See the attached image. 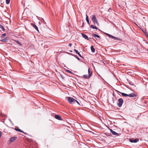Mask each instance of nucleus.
<instances>
[{
	"instance_id": "obj_1",
	"label": "nucleus",
	"mask_w": 148,
	"mask_h": 148,
	"mask_svg": "<svg viewBox=\"0 0 148 148\" xmlns=\"http://www.w3.org/2000/svg\"><path fill=\"white\" fill-rule=\"evenodd\" d=\"M119 92L124 97L128 96L130 97H135L137 96V95L134 93H131L129 94H127L123 92Z\"/></svg>"
},
{
	"instance_id": "obj_2",
	"label": "nucleus",
	"mask_w": 148,
	"mask_h": 148,
	"mask_svg": "<svg viewBox=\"0 0 148 148\" xmlns=\"http://www.w3.org/2000/svg\"><path fill=\"white\" fill-rule=\"evenodd\" d=\"M67 100L68 102L70 104L75 103L76 101L75 99L71 97H68Z\"/></svg>"
},
{
	"instance_id": "obj_3",
	"label": "nucleus",
	"mask_w": 148,
	"mask_h": 148,
	"mask_svg": "<svg viewBox=\"0 0 148 148\" xmlns=\"http://www.w3.org/2000/svg\"><path fill=\"white\" fill-rule=\"evenodd\" d=\"M92 20L95 24H96L97 25H99V23L98 22L97 19L95 15H92Z\"/></svg>"
},
{
	"instance_id": "obj_4",
	"label": "nucleus",
	"mask_w": 148,
	"mask_h": 148,
	"mask_svg": "<svg viewBox=\"0 0 148 148\" xmlns=\"http://www.w3.org/2000/svg\"><path fill=\"white\" fill-rule=\"evenodd\" d=\"M119 102L117 103V105L119 107H121L123 103V100L122 98H120L118 99Z\"/></svg>"
},
{
	"instance_id": "obj_5",
	"label": "nucleus",
	"mask_w": 148,
	"mask_h": 148,
	"mask_svg": "<svg viewBox=\"0 0 148 148\" xmlns=\"http://www.w3.org/2000/svg\"><path fill=\"white\" fill-rule=\"evenodd\" d=\"M17 138L16 137H13L10 138L8 142H9V144L14 141Z\"/></svg>"
},
{
	"instance_id": "obj_6",
	"label": "nucleus",
	"mask_w": 148,
	"mask_h": 148,
	"mask_svg": "<svg viewBox=\"0 0 148 148\" xmlns=\"http://www.w3.org/2000/svg\"><path fill=\"white\" fill-rule=\"evenodd\" d=\"M108 36L110 38H114V39L116 40H120V41H122V40L121 39H119V38H117L116 37H115L113 36H112V35H110V34H108Z\"/></svg>"
},
{
	"instance_id": "obj_7",
	"label": "nucleus",
	"mask_w": 148,
	"mask_h": 148,
	"mask_svg": "<svg viewBox=\"0 0 148 148\" xmlns=\"http://www.w3.org/2000/svg\"><path fill=\"white\" fill-rule=\"evenodd\" d=\"M108 36L110 38H114V39L116 40H120V41H122V40L121 39H119V38H117L116 37H115L113 36H112V35H110V34H108Z\"/></svg>"
},
{
	"instance_id": "obj_8",
	"label": "nucleus",
	"mask_w": 148,
	"mask_h": 148,
	"mask_svg": "<svg viewBox=\"0 0 148 148\" xmlns=\"http://www.w3.org/2000/svg\"><path fill=\"white\" fill-rule=\"evenodd\" d=\"M111 133L114 135H116L117 136H119V134L113 130L112 129H110Z\"/></svg>"
},
{
	"instance_id": "obj_9",
	"label": "nucleus",
	"mask_w": 148,
	"mask_h": 148,
	"mask_svg": "<svg viewBox=\"0 0 148 148\" xmlns=\"http://www.w3.org/2000/svg\"><path fill=\"white\" fill-rule=\"evenodd\" d=\"M55 118L59 120H62V119L60 116L58 115H56L55 116Z\"/></svg>"
},
{
	"instance_id": "obj_10",
	"label": "nucleus",
	"mask_w": 148,
	"mask_h": 148,
	"mask_svg": "<svg viewBox=\"0 0 148 148\" xmlns=\"http://www.w3.org/2000/svg\"><path fill=\"white\" fill-rule=\"evenodd\" d=\"M8 37H6L2 40H0V41L2 42H7L8 41Z\"/></svg>"
},
{
	"instance_id": "obj_11",
	"label": "nucleus",
	"mask_w": 148,
	"mask_h": 148,
	"mask_svg": "<svg viewBox=\"0 0 148 148\" xmlns=\"http://www.w3.org/2000/svg\"><path fill=\"white\" fill-rule=\"evenodd\" d=\"M130 140L131 143H136L139 141V139L138 138H136L134 140L130 139Z\"/></svg>"
},
{
	"instance_id": "obj_12",
	"label": "nucleus",
	"mask_w": 148,
	"mask_h": 148,
	"mask_svg": "<svg viewBox=\"0 0 148 148\" xmlns=\"http://www.w3.org/2000/svg\"><path fill=\"white\" fill-rule=\"evenodd\" d=\"M74 51L77 54L78 56L80 57L81 58H83V57H82V56L80 54V53L76 49H74Z\"/></svg>"
},
{
	"instance_id": "obj_13",
	"label": "nucleus",
	"mask_w": 148,
	"mask_h": 148,
	"mask_svg": "<svg viewBox=\"0 0 148 148\" xmlns=\"http://www.w3.org/2000/svg\"><path fill=\"white\" fill-rule=\"evenodd\" d=\"M81 34L83 38H84L86 39L87 40H89V39H88V36L86 35L83 33Z\"/></svg>"
},
{
	"instance_id": "obj_14",
	"label": "nucleus",
	"mask_w": 148,
	"mask_h": 148,
	"mask_svg": "<svg viewBox=\"0 0 148 148\" xmlns=\"http://www.w3.org/2000/svg\"><path fill=\"white\" fill-rule=\"evenodd\" d=\"M32 25V26L34 28L38 31V27L37 26L34 24H33L32 23H31Z\"/></svg>"
},
{
	"instance_id": "obj_15",
	"label": "nucleus",
	"mask_w": 148,
	"mask_h": 148,
	"mask_svg": "<svg viewBox=\"0 0 148 148\" xmlns=\"http://www.w3.org/2000/svg\"><path fill=\"white\" fill-rule=\"evenodd\" d=\"M38 19L40 21H42L43 23L44 24H45L46 23V22L44 21L43 18H40V17H38Z\"/></svg>"
},
{
	"instance_id": "obj_16",
	"label": "nucleus",
	"mask_w": 148,
	"mask_h": 148,
	"mask_svg": "<svg viewBox=\"0 0 148 148\" xmlns=\"http://www.w3.org/2000/svg\"><path fill=\"white\" fill-rule=\"evenodd\" d=\"M88 73L89 74L88 77H90L92 74V72L90 71L89 68L88 69Z\"/></svg>"
},
{
	"instance_id": "obj_17",
	"label": "nucleus",
	"mask_w": 148,
	"mask_h": 148,
	"mask_svg": "<svg viewBox=\"0 0 148 148\" xmlns=\"http://www.w3.org/2000/svg\"><path fill=\"white\" fill-rule=\"evenodd\" d=\"M15 130H16V131H18L19 132H22V133H23L25 134V133L22 130H21L20 129L18 128H15Z\"/></svg>"
},
{
	"instance_id": "obj_18",
	"label": "nucleus",
	"mask_w": 148,
	"mask_h": 148,
	"mask_svg": "<svg viewBox=\"0 0 148 148\" xmlns=\"http://www.w3.org/2000/svg\"><path fill=\"white\" fill-rule=\"evenodd\" d=\"M86 21L87 23L89 25H90L89 21V20H88V15H86Z\"/></svg>"
},
{
	"instance_id": "obj_19",
	"label": "nucleus",
	"mask_w": 148,
	"mask_h": 148,
	"mask_svg": "<svg viewBox=\"0 0 148 148\" xmlns=\"http://www.w3.org/2000/svg\"><path fill=\"white\" fill-rule=\"evenodd\" d=\"M90 27L96 29H99L96 27H94L93 25H91L90 26Z\"/></svg>"
},
{
	"instance_id": "obj_20",
	"label": "nucleus",
	"mask_w": 148,
	"mask_h": 148,
	"mask_svg": "<svg viewBox=\"0 0 148 148\" xmlns=\"http://www.w3.org/2000/svg\"><path fill=\"white\" fill-rule=\"evenodd\" d=\"M90 49L92 51V52H95V49L94 48V47L93 46H91Z\"/></svg>"
},
{
	"instance_id": "obj_21",
	"label": "nucleus",
	"mask_w": 148,
	"mask_h": 148,
	"mask_svg": "<svg viewBox=\"0 0 148 148\" xmlns=\"http://www.w3.org/2000/svg\"><path fill=\"white\" fill-rule=\"evenodd\" d=\"M83 77L84 79H89L90 77H88V76L87 75H85L83 76Z\"/></svg>"
},
{
	"instance_id": "obj_22",
	"label": "nucleus",
	"mask_w": 148,
	"mask_h": 148,
	"mask_svg": "<svg viewBox=\"0 0 148 148\" xmlns=\"http://www.w3.org/2000/svg\"><path fill=\"white\" fill-rule=\"evenodd\" d=\"M92 35L93 36L95 37H97L98 38H100V37L99 35L96 34H93Z\"/></svg>"
},
{
	"instance_id": "obj_23",
	"label": "nucleus",
	"mask_w": 148,
	"mask_h": 148,
	"mask_svg": "<svg viewBox=\"0 0 148 148\" xmlns=\"http://www.w3.org/2000/svg\"><path fill=\"white\" fill-rule=\"evenodd\" d=\"M0 28H1L3 31H5V29L4 28V27L3 26L1 25H0Z\"/></svg>"
},
{
	"instance_id": "obj_24",
	"label": "nucleus",
	"mask_w": 148,
	"mask_h": 148,
	"mask_svg": "<svg viewBox=\"0 0 148 148\" xmlns=\"http://www.w3.org/2000/svg\"><path fill=\"white\" fill-rule=\"evenodd\" d=\"M112 103L114 104V102H115V101H116L117 100V99L116 98V97H115V99H114L113 97H112Z\"/></svg>"
},
{
	"instance_id": "obj_25",
	"label": "nucleus",
	"mask_w": 148,
	"mask_h": 148,
	"mask_svg": "<svg viewBox=\"0 0 148 148\" xmlns=\"http://www.w3.org/2000/svg\"><path fill=\"white\" fill-rule=\"evenodd\" d=\"M6 36V34L5 33H4L2 34L1 36V38H4Z\"/></svg>"
},
{
	"instance_id": "obj_26",
	"label": "nucleus",
	"mask_w": 148,
	"mask_h": 148,
	"mask_svg": "<svg viewBox=\"0 0 148 148\" xmlns=\"http://www.w3.org/2000/svg\"><path fill=\"white\" fill-rule=\"evenodd\" d=\"M15 41L16 42V43H17V44H18L19 45H21V42L19 41H18V40H16Z\"/></svg>"
},
{
	"instance_id": "obj_27",
	"label": "nucleus",
	"mask_w": 148,
	"mask_h": 148,
	"mask_svg": "<svg viewBox=\"0 0 148 148\" xmlns=\"http://www.w3.org/2000/svg\"><path fill=\"white\" fill-rule=\"evenodd\" d=\"M74 57H75V58H76L78 60H79L80 59L78 57V56L76 55H73Z\"/></svg>"
},
{
	"instance_id": "obj_28",
	"label": "nucleus",
	"mask_w": 148,
	"mask_h": 148,
	"mask_svg": "<svg viewBox=\"0 0 148 148\" xmlns=\"http://www.w3.org/2000/svg\"><path fill=\"white\" fill-rule=\"evenodd\" d=\"M66 71L71 74H73V73L70 70H66Z\"/></svg>"
},
{
	"instance_id": "obj_29",
	"label": "nucleus",
	"mask_w": 148,
	"mask_h": 148,
	"mask_svg": "<svg viewBox=\"0 0 148 148\" xmlns=\"http://www.w3.org/2000/svg\"><path fill=\"white\" fill-rule=\"evenodd\" d=\"M10 0H6V3L8 4L10 2Z\"/></svg>"
},
{
	"instance_id": "obj_30",
	"label": "nucleus",
	"mask_w": 148,
	"mask_h": 148,
	"mask_svg": "<svg viewBox=\"0 0 148 148\" xmlns=\"http://www.w3.org/2000/svg\"><path fill=\"white\" fill-rule=\"evenodd\" d=\"M76 102L79 105H80V103L78 101L76 100V101H75V103Z\"/></svg>"
},
{
	"instance_id": "obj_31",
	"label": "nucleus",
	"mask_w": 148,
	"mask_h": 148,
	"mask_svg": "<svg viewBox=\"0 0 148 148\" xmlns=\"http://www.w3.org/2000/svg\"><path fill=\"white\" fill-rule=\"evenodd\" d=\"M84 22H83V23H82V27H84Z\"/></svg>"
},
{
	"instance_id": "obj_32",
	"label": "nucleus",
	"mask_w": 148,
	"mask_h": 148,
	"mask_svg": "<svg viewBox=\"0 0 148 148\" xmlns=\"http://www.w3.org/2000/svg\"><path fill=\"white\" fill-rule=\"evenodd\" d=\"M69 47H71L72 45V44L71 43H69Z\"/></svg>"
},
{
	"instance_id": "obj_33",
	"label": "nucleus",
	"mask_w": 148,
	"mask_h": 148,
	"mask_svg": "<svg viewBox=\"0 0 148 148\" xmlns=\"http://www.w3.org/2000/svg\"><path fill=\"white\" fill-rule=\"evenodd\" d=\"M2 134H1V131H0V138L1 137V136Z\"/></svg>"
},
{
	"instance_id": "obj_34",
	"label": "nucleus",
	"mask_w": 148,
	"mask_h": 148,
	"mask_svg": "<svg viewBox=\"0 0 148 148\" xmlns=\"http://www.w3.org/2000/svg\"><path fill=\"white\" fill-rule=\"evenodd\" d=\"M105 34H106L107 36H108V34L106 33H105Z\"/></svg>"
},
{
	"instance_id": "obj_35",
	"label": "nucleus",
	"mask_w": 148,
	"mask_h": 148,
	"mask_svg": "<svg viewBox=\"0 0 148 148\" xmlns=\"http://www.w3.org/2000/svg\"><path fill=\"white\" fill-rule=\"evenodd\" d=\"M146 36L148 37V35H146Z\"/></svg>"
},
{
	"instance_id": "obj_36",
	"label": "nucleus",
	"mask_w": 148,
	"mask_h": 148,
	"mask_svg": "<svg viewBox=\"0 0 148 148\" xmlns=\"http://www.w3.org/2000/svg\"><path fill=\"white\" fill-rule=\"evenodd\" d=\"M113 96H114L115 97V95H114V94H113Z\"/></svg>"
},
{
	"instance_id": "obj_37",
	"label": "nucleus",
	"mask_w": 148,
	"mask_h": 148,
	"mask_svg": "<svg viewBox=\"0 0 148 148\" xmlns=\"http://www.w3.org/2000/svg\"><path fill=\"white\" fill-rule=\"evenodd\" d=\"M90 38V39H91V38Z\"/></svg>"
}]
</instances>
